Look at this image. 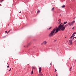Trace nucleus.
Returning <instances> with one entry per match:
<instances>
[{
	"label": "nucleus",
	"instance_id": "nucleus-26",
	"mask_svg": "<svg viewBox=\"0 0 76 76\" xmlns=\"http://www.w3.org/2000/svg\"><path fill=\"white\" fill-rule=\"evenodd\" d=\"M11 68L10 69V70H9V71H10V70H11Z\"/></svg>",
	"mask_w": 76,
	"mask_h": 76
},
{
	"label": "nucleus",
	"instance_id": "nucleus-17",
	"mask_svg": "<svg viewBox=\"0 0 76 76\" xmlns=\"http://www.w3.org/2000/svg\"><path fill=\"white\" fill-rule=\"evenodd\" d=\"M31 74L32 75L33 74V70H32L31 72Z\"/></svg>",
	"mask_w": 76,
	"mask_h": 76
},
{
	"label": "nucleus",
	"instance_id": "nucleus-14",
	"mask_svg": "<svg viewBox=\"0 0 76 76\" xmlns=\"http://www.w3.org/2000/svg\"><path fill=\"white\" fill-rule=\"evenodd\" d=\"M51 27H50L49 28H48V30H50V29H51Z\"/></svg>",
	"mask_w": 76,
	"mask_h": 76
},
{
	"label": "nucleus",
	"instance_id": "nucleus-23",
	"mask_svg": "<svg viewBox=\"0 0 76 76\" xmlns=\"http://www.w3.org/2000/svg\"><path fill=\"white\" fill-rule=\"evenodd\" d=\"M66 26H68V24H66Z\"/></svg>",
	"mask_w": 76,
	"mask_h": 76
},
{
	"label": "nucleus",
	"instance_id": "nucleus-6",
	"mask_svg": "<svg viewBox=\"0 0 76 76\" xmlns=\"http://www.w3.org/2000/svg\"><path fill=\"white\" fill-rule=\"evenodd\" d=\"M31 42H29L28 44L27 45H26V47H29V45H31Z\"/></svg>",
	"mask_w": 76,
	"mask_h": 76
},
{
	"label": "nucleus",
	"instance_id": "nucleus-7",
	"mask_svg": "<svg viewBox=\"0 0 76 76\" xmlns=\"http://www.w3.org/2000/svg\"><path fill=\"white\" fill-rule=\"evenodd\" d=\"M58 21L59 22L58 23H61V19L59 20Z\"/></svg>",
	"mask_w": 76,
	"mask_h": 76
},
{
	"label": "nucleus",
	"instance_id": "nucleus-22",
	"mask_svg": "<svg viewBox=\"0 0 76 76\" xmlns=\"http://www.w3.org/2000/svg\"><path fill=\"white\" fill-rule=\"evenodd\" d=\"M56 71H57V70H56V69H55V72H56Z\"/></svg>",
	"mask_w": 76,
	"mask_h": 76
},
{
	"label": "nucleus",
	"instance_id": "nucleus-11",
	"mask_svg": "<svg viewBox=\"0 0 76 76\" xmlns=\"http://www.w3.org/2000/svg\"><path fill=\"white\" fill-rule=\"evenodd\" d=\"M65 7V5H63L61 7L62 8H63Z\"/></svg>",
	"mask_w": 76,
	"mask_h": 76
},
{
	"label": "nucleus",
	"instance_id": "nucleus-2",
	"mask_svg": "<svg viewBox=\"0 0 76 76\" xmlns=\"http://www.w3.org/2000/svg\"><path fill=\"white\" fill-rule=\"evenodd\" d=\"M75 22V20H74L73 21H72V22L70 23V22H69L68 23V25H69L70 26H72V25H73L74 23Z\"/></svg>",
	"mask_w": 76,
	"mask_h": 76
},
{
	"label": "nucleus",
	"instance_id": "nucleus-42",
	"mask_svg": "<svg viewBox=\"0 0 76 76\" xmlns=\"http://www.w3.org/2000/svg\"><path fill=\"white\" fill-rule=\"evenodd\" d=\"M71 41H72V40H71Z\"/></svg>",
	"mask_w": 76,
	"mask_h": 76
},
{
	"label": "nucleus",
	"instance_id": "nucleus-13",
	"mask_svg": "<svg viewBox=\"0 0 76 76\" xmlns=\"http://www.w3.org/2000/svg\"><path fill=\"white\" fill-rule=\"evenodd\" d=\"M4 1V0H1L0 1V3H1L2 2V1Z\"/></svg>",
	"mask_w": 76,
	"mask_h": 76
},
{
	"label": "nucleus",
	"instance_id": "nucleus-21",
	"mask_svg": "<svg viewBox=\"0 0 76 76\" xmlns=\"http://www.w3.org/2000/svg\"><path fill=\"white\" fill-rule=\"evenodd\" d=\"M75 27H74L72 28V29H73Z\"/></svg>",
	"mask_w": 76,
	"mask_h": 76
},
{
	"label": "nucleus",
	"instance_id": "nucleus-39",
	"mask_svg": "<svg viewBox=\"0 0 76 76\" xmlns=\"http://www.w3.org/2000/svg\"><path fill=\"white\" fill-rule=\"evenodd\" d=\"M75 45H76V42L75 43Z\"/></svg>",
	"mask_w": 76,
	"mask_h": 76
},
{
	"label": "nucleus",
	"instance_id": "nucleus-27",
	"mask_svg": "<svg viewBox=\"0 0 76 76\" xmlns=\"http://www.w3.org/2000/svg\"><path fill=\"white\" fill-rule=\"evenodd\" d=\"M38 76H40V75L39 74V75H38Z\"/></svg>",
	"mask_w": 76,
	"mask_h": 76
},
{
	"label": "nucleus",
	"instance_id": "nucleus-37",
	"mask_svg": "<svg viewBox=\"0 0 76 76\" xmlns=\"http://www.w3.org/2000/svg\"><path fill=\"white\" fill-rule=\"evenodd\" d=\"M70 58H69V60H70Z\"/></svg>",
	"mask_w": 76,
	"mask_h": 76
},
{
	"label": "nucleus",
	"instance_id": "nucleus-20",
	"mask_svg": "<svg viewBox=\"0 0 76 76\" xmlns=\"http://www.w3.org/2000/svg\"><path fill=\"white\" fill-rule=\"evenodd\" d=\"M24 47H26V45H24Z\"/></svg>",
	"mask_w": 76,
	"mask_h": 76
},
{
	"label": "nucleus",
	"instance_id": "nucleus-29",
	"mask_svg": "<svg viewBox=\"0 0 76 76\" xmlns=\"http://www.w3.org/2000/svg\"><path fill=\"white\" fill-rule=\"evenodd\" d=\"M74 39V38H73L72 40H73Z\"/></svg>",
	"mask_w": 76,
	"mask_h": 76
},
{
	"label": "nucleus",
	"instance_id": "nucleus-40",
	"mask_svg": "<svg viewBox=\"0 0 76 76\" xmlns=\"http://www.w3.org/2000/svg\"><path fill=\"white\" fill-rule=\"evenodd\" d=\"M70 71H71V69L70 70Z\"/></svg>",
	"mask_w": 76,
	"mask_h": 76
},
{
	"label": "nucleus",
	"instance_id": "nucleus-28",
	"mask_svg": "<svg viewBox=\"0 0 76 76\" xmlns=\"http://www.w3.org/2000/svg\"><path fill=\"white\" fill-rule=\"evenodd\" d=\"M20 13H21V12H20Z\"/></svg>",
	"mask_w": 76,
	"mask_h": 76
},
{
	"label": "nucleus",
	"instance_id": "nucleus-4",
	"mask_svg": "<svg viewBox=\"0 0 76 76\" xmlns=\"http://www.w3.org/2000/svg\"><path fill=\"white\" fill-rule=\"evenodd\" d=\"M47 43V42L46 40L44 41L41 44V45L43 44L44 45H46Z\"/></svg>",
	"mask_w": 76,
	"mask_h": 76
},
{
	"label": "nucleus",
	"instance_id": "nucleus-41",
	"mask_svg": "<svg viewBox=\"0 0 76 76\" xmlns=\"http://www.w3.org/2000/svg\"><path fill=\"white\" fill-rule=\"evenodd\" d=\"M28 65H29V64H28Z\"/></svg>",
	"mask_w": 76,
	"mask_h": 76
},
{
	"label": "nucleus",
	"instance_id": "nucleus-31",
	"mask_svg": "<svg viewBox=\"0 0 76 76\" xmlns=\"http://www.w3.org/2000/svg\"><path fill=\"white\" fill-rule=\"evenodd\" d=\"M70 69H72L71 67H70Z\"/></svg>",
	"mask_w": 76,
	"mask_h": 76
},
{
	"label": "nucleus",
	"instance_id": "nucleus-30",
	"mask_svg": "<svg viewBox=\"0 0 76 76\" xmlns=\"http://www.w3.org/2000/svg\"><path fill=\"white\" fill-rule=\"evenodd\" d=\"M75 38H76V37H74Z\"/></svg>",
	"mask_w": 76,
	"mask_h": 76
},
{
	"label": "nucleus",
	"instance_id": "nucleus-9",
	"mask_svg": "<svg viewBox=\"0 0 76 76\" xmlns=\"http://www.w3.org/2000/svg\"><path fill=\"white\" fill-rule=\"evenodd\" d=\"M54 9H55V8H54V7L51 10V11H53V10H54Z\"/></svg>",
	"mask_w": 76,
	"mask_h": 76
},
{
	"label": "nucleus",
	"instance_id": "nucleus-35",
	"mask_svg": "<svg viewBox=\"0 0 76 76\" xmlns=\"http://www.w3.org/2000/svg\"><path fill=\"white\" fill-rule=\"evenodd\" d=\"M56 76H57V74L56 75Z\"/></svg>",
	"mask_w": 76,
	"mask_h": 76
},
{
	"label": "nucleus",
	"instance_id": "nucleus-16",
	"mask_svg": "<svg viewBox=\"0 0 76 76\" xmlns=\"http://www.w3.org/2000/svg\"><path fill=\"white\" fill-rule=\"evenodd\" d=\"M76 34V32H74L73 34H72V35H75V34Z\"/></svg>",
	"mask_w": 76,
	"mask_h": 76
},
{
	"label": "nucleus",
	"instance_id": "nucleus-15",
	"mask_svg": "<svg viewBox=\"0 0 76 76\" xmlns=\"http://www.w3.org/2000/svg\"><path fill=\"white\" fill-rule=\"evenodd\" d=\"M40 12V11L39 10H38L37 12V13H39Z\"/></svg>",
	"mask_w": 76,
	"mask_h": 76
},
{
	"label": "nucleus",
	"instance_id": "nucleus-5",
	"mask_svg": "<svg viewBox=\"0 0 76 76\" xmlns=\"http://www.w3.org/2000/svg\"><path fill=\"white\" fill-rule=\"evenodd\" d=\"M69 45L72 44V40H69Z\"/></svg>",
	"mask_w": 76,
	"mask_h": 76
},
{
	"label": "nucleus",
	"instance_id": "nucleus-8",
	"mask_svg": "<svg viewBox=\"0 0 76 76\" xmlns=\"http://www.w3.org/2000/svg\"><path fill=\"white\" fill-rule=\"evenodd\" d=\"M34 69H35V67H34V66H32V70H34Z\"/></svg>",
	"mask_w": 76,
	"mask_h": 76
},
{
	"label": "nucleus",
	"instance_id": "nucleus-24",
	"mask_svg": "<svg viewBox=\"0 0 76 76\" xmlns=\"http://www.w3.org/2000/svg\"><path fill=\"white\" fill-rule=\"evenodd\" d=\"M66 26H68V24H66Z\"/></svg>",
	"mask_w": 76,
	"mask_h": 76
},
{
	"label": "nucleus",
	"instance_id": "nucleus-25",
	"mask_svg": "<svg viewBox=\"0 0 76 76\" xmlns=\"http://www.w3.org/2000/svg\"><path fill=\"white\" fill-rule=\"evenodd\" d=\"M10 31H11V30H10V31H8V32H10Z\"/></svg>",
	"mask_w": 76,
	"mask_h": 76
},
{
	"label": "nucleus",
	"instance_id": "nucleus-12",
	"mask_svg": "<svg viewBox=\"0 0 76 76\" xmlns=\"http://www.w3.org/2000/svg\"><path fill=\"white\" fill-rule=\"evenodd\" d=\"M67 21H66L65 22H64V24H66V23H67Z\"/></svg>",
	"mask_w": 76,
	"mask_h": 76
},
{
	"label": "nucleus",
	"instance_id": "nucleus-33",
	"mask_svg": "<svg viewBox=\"0 0 76 76\" xmlns=\"http://www.w3.org/2000/svg\"><path fill=\"white\" fill-rule=\"evenodd\" d=\"M50 65H51V63L50 64Z\"/></svg>",
	"mask_w": 76,
	"mask_h": 76
},
{
	"label": "nucleus",
	"instance_id": "nucleus-18",
	"mask_svg": "<svg viewBox=\"0 0 76 76\" xmlns=\"http://www.w3.org/2000/svg\"><path fill=\"white\" fill-rule=\"evenodd\" d=\"M7 64H8V66H7V67H8V68H9V65L8 63H7Z\"/></svg>",
	"mask_w": 76,
	"mask_h": 76
},
{
	"label": "nucleus",
	"instance_id": "nucleus-19",
	"mask_svg": "<svg viewBox=\"0 0 76 76\" xmlns=\"http://www.w3.org/2000/svg\"><path fill=\"white\" fill-rule=\"evenodd\" d=\"M5 32H6V34H8V33L7 32V31H6Z\"/></svg>",
	"mask_w": 76,
	"mask_h": 76
},
{
	"label": "nucleus",
	"instance_id": "nucleus-1",
	"mask_svg": "<svg viewBox=\"0 0 76 76\" xmlns=\"http://www.w3.org/2000/svg\"><path fill=\"white\" fill-rule=\"evenodd\" d=\"M66 27H67L66 25H65L64 26V24H63V23H61L58 26V28L56 26L52 31H50V33L49 34V36L50 37H53V35H54V34L57 33L58 31H60V29L62 31H64Z\"/></svg>",
	"mask_w": 76,
	"mask_h": 76
},
{
	"label": "nucleus",
	"instance_id": "nucleus-34",
	"mask_svg": "<svg viewBox=\"0 0 76 76\" xmlns=\"http://www.w3.org/2000/svg\"><path fill=\"white\" fill-rule=\"evenodd\" d=\"M60 16H61V14L60 15Z\"/></svg>",
	"mask_w": 76,
	"mask_h": 76
},
{
	"label": "nucleus",
	"instance_id": "nucleus-38",
	"mask_svg": "<svg viewBox=\"0 0 76 76\" xmlns=\"http://www.w3.org/2000/svg\"><path fill=\"white\" fill-rule=\"evenodd\" d=\"M66 38V36L65 37V38Z\"/></svg>",
	"mask_w": 76,
	"mask_h": 76
},
{
	"label": "nucleus",
	"instance_id": "nucleus-10",
	"mask_svg": "<svg viewBox=\"0 0 76 76\" xmlns=\"http://www.w3.org/2000/svg\"><path fill=\"white\" fill-rule=\"evenodd\" d=\"M75 36V35L72 36L70 38H73V37H74Z\"/></svg>",
	"mask_w": 76,
	"mask_h": 76
},
{
	"label": "nucleus",
	"instance_id": "nucleus-36",
	"mask_svg": "<svg viewBox=\"0 0 76 76\" xmlns=\"http://www.w3.org/2000/svg\"><path fill=\"white\" fill-rule=\"evenodd\" d=\"M8 26H9V24H8Z\"/></svg>",
	"mask_w": 76,
	"mask_h": 76
},
{
	"label": "nucleus",
	"instance_id": "nucleus-3",
	"mask_svg": "<svg viewBox=\"0 0 76 76\" xmlns=\"http://www.w3.org/2000/svg\"><path fill=\"white\" fill-rule=\"evenodd\" d=\"M39 72L40 74V76H44V75H43V74H41V67L39 68Z\"/></svg>",
	"mask_w": 76,
	"mask_h": 76
},
{
	"label": "nucleus",
	"instance_id": "nucleus-32",
	"mask_svg": "<svg viewBox=\"0 0 76 76\" xmlns=\"http://www.w3.org/2000/svg\"><path fill=\"white\" fill-rule=\"evenodd\" d=\"M5 37H4V38H5Z\"/></svg>",
	"mask_w": 76,
	"mask_h": 76
}]
</instances>
